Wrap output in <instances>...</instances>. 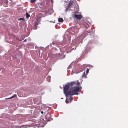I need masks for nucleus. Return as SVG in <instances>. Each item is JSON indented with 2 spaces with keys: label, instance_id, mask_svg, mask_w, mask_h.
Listing matches in <instances>:
<instances>
[{
  "label": "nucleus",
  "instance_id": "f257e3e1",
  "mask_svg": "<svg viewBox=\"0 0 128 128\" xmlns=\"http://www.w3.org/2000/svg\"><path fill=\"white\" fill-rule=\"evenodd\" d=\"M80 84L79 82H72L70 83L65 85L63 87V90L64 93L66 96L69 95L68 94L69 92V91H68L69 89V88L70 87H72L74 86V84H76L77 86H78Z\"/></svg>",
  "mask_w": 128,
  "mask_h": 128
},
{
  "label": "nucleus",
  "instance_id": "f03ea898",
  "mask_svg": "<svg viewBox=\"0 0 128 128\" xmlns=\"http://www.w3.org/2000/svg\"><path fill=\"white\" fill-rule=\"evenodd\" d=\"M75 85H76V86H79V85L78 86H77L76 84H74V86L71 87L72 88L69 90V92L68 94L69 95L73 96L74 94H78V93L76 92L79 91L80 88L78 87H74Z\"/></svg>",
  "mask_w": 128,
  "mask_h": 128
},
{
  "label": "nucleus",
  "instance_id": "7ed1b4c3",
  "mask_svg": "<svg viewBox=\"0 0 128 128\" xmlns=\"http://www.w3.org/2000/svg\"><path fill=\"white\" fill-rule=\"evenodd\" d=\"M60 55V54H57V53L55 54L53 52H50L48 54V56L51 58H56Z\"/></svg>",
  "mask_w": 128,
  "mask_h": 128
},
{
  "label": "nucleus",
  "instance_id": "20e7f679",
  "mask_svg": "<svg viewBox=\"0 0 128 128\" xmlns=\"http://www.w3.org/2000/svg\"><path fill=\"white\" fill-rule=\"evenodd\" d=\"M74 2L73 1H71L69 2V4L66 7L65 11L67 12L68 11V10L70 8V6L73 4L74 3Z\"/></svg>",
  "mask_w": 128,
  "mask_h": 128
},
{
  "label": "nucleus",
  "instance_id": "39448f33",
  "mask_svg": "<svg viewBox=\"0 0 128 128\" xmlns=\"http://www.w3.org/2000/svg\"><path fill=\"white\" fill-rule=\"evenodd\" d=\"M45 118L48 121H50L52 120V119L51 117V115L50 114L48 113L46 116Z\"/></svg>",
  "mask_w": 128,
  "mask_h": 128
},
{
  "label": "nucleus",
  "instance_id": "423d86ee",
  "mask_svg": "<svg viewBox=\"0 0 128 128\" xmlns=\"http://www.w3.org/2000/svg\"><path fill=\"white\" fill-rule=\"evenodd\" d=\"M89 70V69H88V68H87V69L86 70V74H85V72H84L83 75L82 76V77H84L85 78H86V75L87 74Z\"/></svg>",
  "mask_w": 128,
  "mask_h": 128
},
{
  "label": "nucleus",
  "instance_id": "0eeeda50",
  "mask_svg": "<svg viewBox=\"0 0 128 128\" xmlns=\"http://www.w3.org/2000/svg\"><path fill=\"white\" fill-rule=\"evenodd\" d=\"M74 16L76 18V19L80 20L81 19L82 17L80 15H77L75 14L74 15Z\"/></svg>",
  "mask_w": 128,
  "mask_h": 128
},
{
  "label": "nucleus",
  "instance_id": "6e6552de",
  "mask_svg": "<svg viewBox=\"0 0 128 128\" xmlns=\"http://www.w3.org/2000/svg\"><path fill=\"white\" fill-rule=\"evenodd\" d=\"M88 66L87 65L84 64L82 65L81 67V68L82 71L84 70H85L86 68Z\"/></svg>",
  "mask_w": 128,
  "mask_h": 128
},
{
  "label": "nucleus",
  "instance_id": "1a4fd4ad",
  "mask_svg": "<svg viewBox=\"0 0 128 128\" xmlns=\"http://www.w3.org/2000/svg\"><path fill=\"white\" fill-rule=\"evenodd\" d=\"M41 20V18H38L37 19V21L34 22V23H36V25H37L38 24V23L40 22Z\"/></svg>",
  "mask_w": 128,
  "mask_h": 128
},
{
  "label": "nucleus",
  "instance_id": "9d476101",
  "mask_svg": "<svg viewBox=\"0 0 128 128\" xmlns=\"http://www.w3.org/2000/svg\"><path fill=\"white\" fill-rule=\"evenodd\" d=\"M90 50V48L89 47H87L85 50V52L86 53H87L88 51H89Z\"/></svg>",
  "mask_w": 128,
  "mask_h": 128
},
{
  "label": "nucleus",
  "instance_id": "9b49d317",
  "mask_svg": "<svg viewBox=\"0 0 128 128\" xmlns=\"http://www.w3.org/2000/svg\"><path fill=\"white\" fill-rule=\"evenodd\" d=\"M48 82H50V76H47L46 78Z\"/></svg>",
  "mask_w": 128,
  "mask_h": 128
},
{
  "label": "nucleus",
  "instance_id": "f8f14e48",
  "mask_svg": "<svg viewBox=\"0 0 128 128\" xmlns=\"http://www.w3.org/2000/svg\"><path fill=\"white\" fill-rule=\"evenodd\" d=\"M58 21L60 22H63L64 20L63 18H60L58 19Z\"/></svg>",
  "mask_w": 128,
  "mask_h": 128
},
{
  "label": "nucleus",
  "instance_id": "ddd939ff",
  "mask_svg": "<svg viewBox=\"0 0 128 128\" xmlns=\"http://www.w3.org/2000/svg\"><path fill=\"white\" fill-rule=\"evenodd\" d=\"M26 18H28L29 17H30V14H28V13L27 12L26 13Z\"/></svg>",
  "mask_w": 128,
  "mask_h": 128
},
{
  "label": "nucleus",
  "instance_id": "4468645a",
  "mask_svg": "<svg viewBox=\"0 0 128 128\" xmlns=\"http://www.w3.org/2000/svg\"><path fill=\"white\" fill-rule=\"evenodd\" d=\"M73 99V97L72 96H70L68 99L70 101V102Z\"/></svg>",
  "mask_w": 128,
  "mask_h": 128
},
{
  "label": "nucleus",
  "instance_id": "2eb2a0df",
  "mask_svg": "<svg viewBox=\"0 0 128 128\" xmlns=\"http://www.w3.org/2000/svg\"><path fill=\"white\" fill-rule=\"evenodd\" d=\"M37 26L36 25V23H34V26L33 28L34 29H37Z\"/></svg>",
  "mask_w": 128,
  "mask_h": 128
},
{
  "label": "nucleus",
  "instance_id": "dca6fc26",
  "mask_svg": "<svg viewBox=\"0 0 128 128\" xmlns=\"http://www.w3.org/2000/svg\"><path fill=\"white\" fill-rule=\"evenodd\" d=\"M66 103H68L70 102V101L69 100H68V98H66Z\"/></svg>",
  "mask_w": 128,
  "mask_h": 128
},
{
  "label": "nucleus",
  "instance_id": "f3484780",
  "mask_svg": "<svg viewBox=\"0 0 128 128\" xmlns=\"http://www.w3.org/2000/svg\"><path fill=\"white\" fill-rule=\"evenodd\" d=\"M36 0H30V2L31 3H33L35 2Z\"/></svg>",
  "mask_w": 128,
  "mask_h": 128
},
{
  "label": "nucleus",
  "instance_id": "a211bd4d",
  "mask_svg": "<svg viewBox=\"0 0 128 128\" xmlns=\"http://www.w3.org/2000/svg\"><path fill=\"white\" fill-rule=\"evenodd\" d=\"M18 20H24V19L23 18H19V19H18Z\"/></svg>",
  "mask_w": 128,
  "mask_h": 128
},
{
  "label": "nucleus",
  "instance_id": "6ab92c4d",
  "mask_svg": "<svg viewBox=\"0 0 128 128\" xmlns=\"http://www.w3.org/2000/svg\"><path fill=\"white\" fill-rule=\"evenodd\" d=\"M16 94H14V96H12L11 97V98H14V97H16Z\"/></svg>",
  "mask_w": 128,
  "mask_h": 128
},
{
  "label": "nucleus",
  "instance_id": "aec40b11",
  "mask_svg": "<svg viewBox=\"0 0 128 128\" xmlns=\"http://www.w3.org/2000/svg\"><path fill=\"white\" fill-rule=\"evenodd\" d=\"M11 98V97L9 98H5V99L6 100H7V99H10V98Z\"/></svg>",
  "mask_w": 128,
  "mask_h": 128
},
{
  "label": "nucleus",
  "instance_id": "412c9836",
  "mask_svg": "<svg viewBox=\"0 0 128 128\" xmlns=\"http://www.w3.org/2000/svg\"><path fill=\"white\" fill-rule=\"evenodd\" d=\"M43 113H44V112H43V111H42V112H41V114H43Z\"/></svg>",
  "mask_w": 128,
  "mask_h": 128
},
{
  "label": "nucleus",
  "instance_id": "4be33fe9",
  "mask_svg": "<svg viewBox=\"0 0 128 128\" xmlns=\"http://www.w3.org/2000/svg\"><path fill=\"white\" fill-rule=\"evenodd\" d=\"M8 0H6V3H8Z\"/></svg>",
  "mask_w": 128,
  "mask_h": 128
},
{
  "label": "nucleus",
  "instance_id": "5701e85b",
  "mask_svg": "<svg viewBox=\"0 0 128 128\" xmlns=\"http://www.w3.org/2000/svg\"><path fill=\"white\" fill-rule=\"evenodd\" d=\"M26 39H25V40H24V42H25V41H26Z\"/></svg>",
  "mask_w": 128,
  "mask_h": 128
},
{
  "label": "nucleus",
  "instance_id": "b1692460",
  "mask_svg": "<svg viewBox=\"0 0 128 128\" xmlns=\"http://www.w3.org/2000/svg\"><path fill=\"white\" fill-rule=\"evenodd\" d=\"M70 33H70V32L69 33V34H70Z\"/></svg>",
  "mask_w": 128,
  "mask_h": 128
}]
</instances>
